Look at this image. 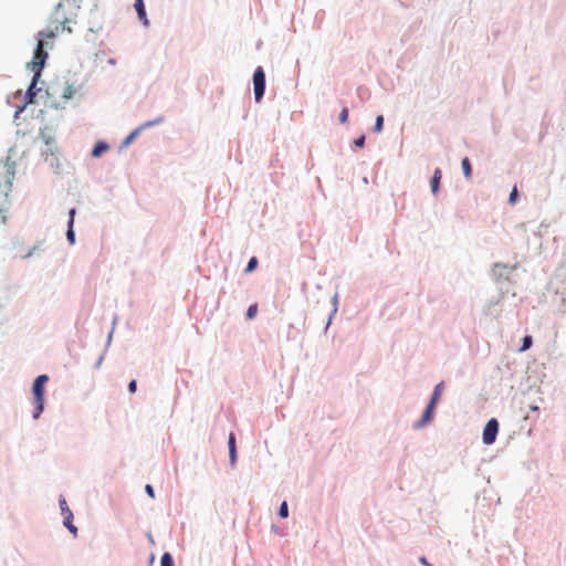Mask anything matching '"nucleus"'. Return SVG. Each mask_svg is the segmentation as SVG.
Wrapping results in <instances>:
<instances>
[{"label": "nucleus", "instance_id": "nucleus-1", "mask_svg": "<svg viewBox=\"0 0 566 566\" xmlns=\"http://www.w3.org/2000/svg\"><path fill=\"white\" fill-rule=\"evenodd\" d=\"M57 31L59 25H56L54 30L39 32V40L34 50L33 59L30 63H28V67L34 73V75L25 93V104H32L36 95L35 86L41 76V71L44 66V63L48 59V53L44 51L45 39H54Z\"/></svg>", "mask_w": 566, "mask_h": 566}, {"label": "nucleus", "instance_id": "nucleus-2", "mask_svg": "<svg viewBox=\"0 0 566 566\" xmlns=\"http://www.w3.org/2000/svg\"><path fill=\"white\" fill-rule=\"evenodd\" d=\"M49 381L48 375H40L35 378L33 386H32V392L34 396V413L33 417L36 419L43 411L44 406V387L45 384Z\"/></svg>", "mask_w": 566, "mask_h": 566}, {"label": "nucleus", "instance_id": "nucleus-3", "mask_svg": "<svg viewBox=\"0 0 566 566\" xmlns=\"http://www.w3.org/2000/svg\"><path fill=\"white\" fill-rule=\"evenodd\" d=\"M253 86L255 101L260 102L265 90V74L261 66H258L253 74Z\"/></svg>", "mask_w": 566, "mask_h": 566}, {"label": "nucleus", "instance_id": "nucleus-4", "mask_svg": "<svg viewBox=\"0 0 566 566\" xmlns=\"http://www.w3.org/2000/svg\"><path fill=\"white\" fill-rule=\"evenodd\" d=\"M59 503H60V509H61V513L64 517V521H63V524L65 527H67V530L74 535L76 536L77 534V528L73 525L72 521H73V513L71 512V510L69 509V505L65 501V499L61 497L59 500Z\"/></svg>", "mask_w": 566, "mask_h": 566}, {"label": "nucleus", "instance_id": "nucleus-5", "mask_svg": "<svg viewBox=\"0 0 566 566\" xmlns=\"http://www.w3.org/2000/svg\"><path fill=\"white\" fill-rule=\"evenodd\" d=\"M499 431V422L496 419L492 418L488 421L484 430H483V442L485 444H492Z\"/></svg>", "mask_w": 566, "mask_h": 566}, {"label": "nucleus", "instance_id": "nucleus-6", "mask_svg": "<svg viewBox=\"0 0 566 566\" xmlns=\"http://www.w3.org/2000/svg\"><path fill=\"white\" fill-rule=\"evenodd\" d=\"M41 137L46 145V149L42 151V156L44 157V159L49 160V156L55 158V155L57 154V147L54 144L53 137L48 135L44 130L41 132Z\"/></svg>", "mask_w": 566, "mask_h": 566}, {"label": "nucleus", "instance_id": "nucleus-7", "mask_svg": "<svg viewBox=\"0 0 566 566\" xmlns=\"http://www.w3.org/2000/svg\"><path fill=\"white\" fill-rule=\"evenodd\" d=\"M81 90L80 85H75L74 83H65V85L62 88L61 96L62 98L67 102L71 99L76 93H78Z\"/></svg>", "mask_w": 566, "mask_h": 566}, {"label": "nucleus", "instance_id": "nucleus-8", "mask_svg": "<svg viewBox=\"0 0 566 566\" xmlns=\"http://www.w3.org/2000/svg\"><path fill=\"white\" fill-rule=\"evenodd\" d=\"M74 217H75V209H71L69 212V222H67L69 229L66 232V238L71 244H73L75 242V233L73 231Z\"/></svg>", "mask_w": 566, "mask_h": 566}, {"label": "nucleus", "instance_id": "nucleus-9", "mask_svg": "<svg viewBox=\"0 0 566 566\" xmlns=\"http://www.w3.org/2000/svg\"><path fill=\"white\" fill-rule=\"evenodd\" d=\"M441 178H442L441 170L439 168H436L433 171V176L431 178V190L433 193L438 192Z\"/></svg>", "mask_w": 566, "mask_h": 566}, {"label": "nucleus", "instance_id": "nucleus-10", "mask_svg": "<svg viewBox=\"0 0 566 566\" xmlns=\"http://www.w3.org/2000/svg\"><path fill=\"white\" fill-rule=\"evenodd\" d=\"M434 408H436V405H432L430 402L428 403V406L422 415V418L419 422V426H424L432 419Z\"/></svg>", "mask_w": 566, "mask_h": 566}, {"label": "nucleus", "instance_id": "nucleus-11", "mask_svg": "<svg viewBox=\"0 0 566 566\" xmlns=\"http://www.w3.org/2000/svg\"><path fill=\"white\" fill-rule=\"evenodd\" d=\"M229 455L231 464H234L237 459V448H235V438L233 433H230L229 437Z\"/></svg>", "mask_w": 566, "mask_h": 566}, {"label": "nucleus", "instance_id": "nucleus-12", "mask_svg": "<svg viewBox=\"0 0 566 566\" xmlns=\"http://www.w3.org/2000/svg\"><path fill=\"white\" fill-rule=\"evenodd\" d=\"M443 388H444V382L441 381L439 382L436 387H434V390H433V394L431 396V399H430V403L432 405H436L438 403L442 392H443Z\"/></svg>", "mask_w": 566, "mask_h": 566}, {"label": "nucleus", "instance_id": "nucleus-13", "mask_svg": "<svg viewBox=\"0 0 566 566\" xmlns=\"http://www.w3.org/2000/svg\"><path fill=\"white\" fill-rule=\"evenodd\" d=\"M108 149V145L104 142H98L95 144L93 150H92V156L93 157H99L104 151H106Z\"/></svg>", "mask_w": 566, "mask_h": 566}, {"label": "nucleus", "instance_id": "nucleus-14", "mask_svg": "<svg viewBox=\"0 0 566 566\" xmlns=\"http://www.w3.org/2000/svg\"><path fill=\"white\" fill-rule=\"evenodd\" d=\"M155 122H149V123H146L144 124L142 127L139 128H136L135 130H133L128 136L127 138L125 139L124 144L125 145H128L129 143H132L133 139H135L137 137V135L139 134V132L142 130V128L144 127H150L151 125H154Z\"/></svg>", "mask_w": 566, "mask_h": 566}, {"label": "nucleus", "instance_id": "nucleus-15", "mask_svg": "<svg viewBox=\"0 0 566 566\" xmlns=\"http://www.w3.org/2000/svg\"><path fill=\"white\" fill-rule=\"evenodd\" d=\"M461 166H462L464 177L467 179H470L472 176V167H471V163H470L469 158H467V157L463 158Z\"/></svg>", "mask_w": 566, "mask_h": 566}, {"label": "nucleus", "instance_id": "nucleus-16", "mask_svg": "<svg viewBox=\"0 0 566 566\" xmlns=\"http://www.w3.org/2000/svg\"><path fill=\"white\" fill-rule=\"evenodd\" d=\"M135 9L137 11L139 19L143 20L145 23H147L144 2L143 1L135 2Z\"/></svg>", "mask_w": 566, "mask_h": 566}, {"label": "nucleus", "instance_id": "nucleus-17", "mask_svg": "<svg viewBox=\"0 0 566 566\" xmlns=\"http://www.w3.org/2000/svg\"><path fill=\"white\" fill-rule=\"evenodd\" d=\"M160 565L161 566H174V560H172V557H171V555L169 553H165L161 556Z\"/></svg>", "mask_w": 566, "mask_h": 566}, {"label": "nucleus", "instance_id": "nucleus-18", "mask_svg": "<svg viewBox=\"0 0 566 566\" xmlns=\"http://www.w3.org/2000/svg\"><path fill=\"white\" fill-rule=\"evenodd\" d=\"M382 126H384V117L382 115H378L376 117V122H375V126H374V130L376 133H380L382 130Z\"/></svg>", "mask_w": 566, "mask_h": 566}, {"label": "nucleus", "instance_id": "nucleus-19", "mask_svg": "<svg viewBox=\"0 0 566 566\" xmlns=\"http://www.w3.org/2000/svg\"><path fill=\"white\" fill-rule=\"evenodd\" d=\"M279 515L282 518H286L289 516V507H287V503L285 501L282 502L281 505H280Z\"/></svg>", "mask_w": 566, "mask_h": 566}, {"label": "nucleus", "instance_id": "nucleus-20", "mask_svg": "<svg viewBox=\"0 0 566 566\" xmlns=\"http://www.w3.org/2000/svg\"><path fill=\"white\" fill-rule=\"evenodd\" d=\"M256 313H258V305L256 304L250 305L248 311H247V318L248 319L254 318Z\"/></svg>", "mask_w": 566, "mask_h": 566}, {"label": "nucleus", "instance_id": "nucleus-21", "mask_svg": "<svg viewBox=\"0 0 566 566\" xmlns=\"http://www.w3.org/2000/svg\"><path fill=\"white\" fill-rule=\"evenodd\" d=\"M258 266V260L256 258H251L248 265H247V269H245V272L249 273V272H252L255 268Z\"/></svg>", "mask_w": 566, "mask_h": 566}, {"label": "nucleus", "instance_id": "nucleus-22", "mask_svg": "<svg viewBox=\"0 0 566 566\" xmlns=\"http://www.w3.org/2000/svg\"><path fill=\"white\" fill-rule=\"evenodd\" d=\"M532 345V337L531 336H525L523 338V345L522 347L520 348L521 352H524V350H527Z\"/></svg>", "mask_w": 566, "mask_h": 566}, {"label": "nucleus", "instance_id": "nucleus-23", "mask_svg": "<svg viewBox=\"0 0 566 566\" xmlns=\"http://www.w3.org/2000/svg\"><path fill=\"white\" fill-rule=\"evenodd\" d=\"M348 120V108L343 107V109L339 113V122L345 124Z\"/></svg>", "mask_w": 566, "mask_h": 566}, {"label": "nucleus", "instance_id": "nucleus-24", "mask_svg": "<svg viewBox=\"0 0 566 566\" xmlns=\"http://www.w3.org/2000/svg\"><path fill=\"white\" fill-rule=\"evenodd\" d=\"M517 196H518L517 189H516V187H514L509 196V202L511 205H514L517 200Z\"/></svg>", "mask_w": 566, "mask_h": 566}, {"label": "nucleus", "instance_id": "nucleus-25", "mask_svg": "<svg viewBox=\"0 0 566 566\" xmlns=\"http://www.w3.org/2000/svg\"><path fill=\"white\" fill-rule=\"evenodd\" d=\"M355 146L364 147L365 145V136H360L354 140Z\"/></svg>", "mask_w": 566, "mask_h": 566}, {"label": "nucleus", "instance_id": "nucleus-26", "mask_svg": "<svg viewBox=\"0 0 566 566\" xmlns=\"http://www.w3.org/2000/svg\"><path fill=\"white\" fill-rule=\"evenodd\" d=\"M137 389V382L135 379H133L129 384H128V390L130 394H134Z\"/></svg>", "mask_w": 566, "mask_h": 566}, {"label": "nucleus", "instance_id": "nucleus-27", "mask_svg": "<svg viewBox=\"0 0 566 566\" xmlns=\"http://www.w3.org/2000/svg\"><path fill=\"white\" fill-rule=\"evenodd\" d=\"M145 491L151 499L155 496L154 488L150 484L145 486Z\"/></svg>", "mask_w": 566, "mask_h": 566}, {"label": "nucleus", "instance_id": "nucleus-28", "mask_svg": "<svg viewBox=\"0 0 566 566\" xmlns=\"http://www.w3.org/2000/svg\"><path fill=\"white\" fill-rule=\"evenodd\" d=\"M419 562L423 565V566H432V564H430L426 557L421 556L419 558Z\"/></svg>", "mask_w": 566, "mask_h": 566}, {"label": "nucleus", "instance_id": "nucleus-29", "mask_svg": "<svg viewBox=\"0 0 566 566\" xmlns=\"http://www.w3.org/2000/svg\"><path fill=\"white\" fill-rule=\"evenodd\" d=\"M500 268L505 269L506 266L503 265V264L496 263V264H494V269L493 270L495 271L496 269H500Z\"/></svg>", "mask_w": 566, "mask_h": 566}, {"label": "nucleus", "instance_id": "nucleus-30", "mask_svg": "<svg viewBox=\"0 0 566 566\" xmlns=\"http://www.w3.org/2000/svg\"><path fill=\"white\" fill-rule=\"evenodd\" d=\"M530 409H531L532 411H538V406H536V405H531V406H530Z\"/></svg>", "mask_w": 566, "mask_h": 566}]
</instances>
